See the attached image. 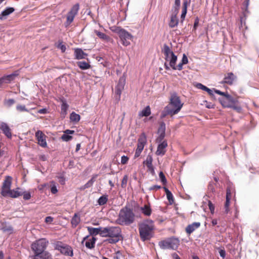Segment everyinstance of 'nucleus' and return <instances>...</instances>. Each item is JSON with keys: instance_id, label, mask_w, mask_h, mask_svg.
I'll list each match as a JSON object with an SVG mask.
<instances>
[{"instance_id": "obj_58", "label": "nucleus", "mask_w": 259, "mask_h": 259, "mask_svg": "<svg viewBox=\"0 0 259 259\" xmlns=\"http://www.w3.org/2000/svg\"><path fill=\"white\" fill-rule=\"evenodd\" d=\"M53 220V219L51 217H47L45 219V222L48 223H51Z\"/></svg>"}, {"instance_id": "obj_62", "label": "nucleus", "mask_w": 259, "mask_h": 259, "mask_svg": "<svg viewBox=\"0 0 259 259\" xmlns=\"http://www.w3.org/2000/svg\"><path fill=\"white\" fill-rule=\"evenodd\" d=\"M205 91L207 92L209 95H210V96H212L213 95V92H212V91H211L209 88H207L206 90Z\"/></svg>"}, {"instance_id": "obj_43", "label": "nucleus", "mask_w": 259, "mask_h": 259, "mask_svg": "<svg viewBox=\"0 0 259 259\" xmlns=\"http://www.w3.org/2000/svg\"><path fill=\"white\" fill-rule=\"evenodd\" d=\"M2 230L4 232H7L9 234H11L13 232V229L11 226H4L2 228Z\"/></svg>"}, {"instance_id": "obj_49", "label": "nucleus", "mask_w": 259, "mask_h": 259, "mask_svg": "<svg viewBox=\"0 0 259 259\" xmlns=\"http://www.w3.org/2000/svg\"><path fill=\"white\" fill-rule=\"evenodd\" d=\"M196 87L198 88V89H201L203 91H205L207 89V87L203 85L202 84H201V83H197V84L196 85Z\"/></svg>"}, {"instance_id": "obj_36", "label": "nucleus", "mask_w": 259, "mask_h": 259, "mask_svg": "<svg viewBox=\"0 0 259 259\" xmlns=\"http://www.w3.org/2000/svg\"><path fill=\"white\" fill-rule=\"evenodd\" d=\"M77 66L81 69L85 70L91 68L90 64L85 61H79L77 63Z\"/></svg>"}, {"instance_id": "obj_48", "label": "nucleus", "mask_w": 259, "mask_h": 259, "mask_svg": "<svg viewBox=\"0 0 259 259\" xmlns=\"http://www.w3.org/2000/svg\"><path fill=\"white\" fill-rule=\"evenodd\" d=\"M128 160L129 158L127 156L124 155L122 156L121 159V163L122 164H125L127 163Z\"/></svg>"}, {"instance_id": "obj_45", "label": "nucleus", "mask_w": 259, "mask_h": 259, "mask_svg": "<svg viewBox=\"0 0 259 259\" xmlns=\"http://www.w3.org/2000/svg\"><path fill=\"white\" fill-rule=\"evenodd\" d=\"M188 2L187 0H184L183 4L182 13L187 14Z\"/></svg>"}, {"instance_id": "obj_3", "label": "nucleus", "mask_w": 259, "mask_h": 259, "mask_svg": "<svg viewBox=\"0 0 259 259\" xmlns=\"http://www.w3.org/2000/svg\"><path fill=\"white\" fill-rule=\"evenodd\" d=\"M101 236L109 237L107 240L108 243L115 244L118 242L122 238L121 230L119 227L110 226L104 227L101 233Z\"/></svg>"}, {"instance_id": "obj_1", "label": "nucleus", "mask_w": 259, "mask_h": 259, "mask_svg": "<svg viewBox=\"0 0 259 259\" xmlns=\"http://www.w3.org/2000/svg\"><path fill=\"white\" fill-rule=\"evenodd\" d=\"M48 244L49 241L45 238L39 239L32 243L31 248L36 259L52 258L51 253L45 250Z\"/></svg>"}, {"instance_id": "obj_15", "label": "nucleus", "mask_w": 259, "mask_h": 259, "mask_svg": "<svg viewBox=\"0 0 259 259\" xmlns=\"http://www.w3.org/2000/svg\"><path fill=\"white\" fill-rule=\"evenodd\" d=\"M236 76L232 72H229L225 75L222 83H226L229 85H232L236 79Z\"/></svg>"}, {"instance_id": "obj_5", "label": "nucleus", "mask_w": 259, "mask_h": 259, "mask_svg": "<svg viewBox=\"0 0 259 259\" xmlns=\"http://www.w3.org/2000/svg\"><path fill=\"white\" fill-rule=\"evenodd\" d=\"M154 230L153 222L147 220L139 225L140 236L142 240H150L152 237Z\"/></svg>"}, {"instance_id": "obj_6", "label": "nucleus", "mask_w": 259, "mask_h": 259, "mask_svg": "<svg viewBox=\"0 0 259 259\" xmlns=\"http://www.w3.org/2000/svg\"><path fill=\"white\" fill-rule=\"evenodd\" d=\"M219 101L224 107L232 108L239 113L241 112V107L238 104L237 99L234 98L229 94L226 97L220 98Z\"/></svg>"}, {"instance_id": "obj_22", "label": "nucleus", "mask_w": 259, "mask_h": 259, "mask_svg": "<svg viewBox=\"0 0 259 259\" xmlns=\"http://www.w3.org/2000/svg\"><path fill=\"white\" fill-rule=\"evenodd\" d=\"M147 142L146 135L144 133L142 134L138 140L137 148L142 150H143Z\"/></svg>"}, {"instance_id": "obj_63", "label": "nucleus", "mask_w": 259, "mask_h": 259, "mask_svg": "<svg viewBox=\"0 0 259 259\" xmlns=\"http://www.w3.org/2000/svg\"><path fill=\"white\" fill-rule=\"evenodd\" d=\"M167 146V142L165 141H163V155L164 154V148Z\"/></svg>"}, {"instance_id": "obj_31", "label": "nucleus", "mask_w": 259, "mask_h": 259, "mask_svg": "<svg viewBox=\"0 0 259 259\" xmlns=\"http://www.w3.org/2000/svg\"><path fill=\"white\" fill-rule=\"evenodd\" d=\"M178 22L179 21L176 15H172L169 22V26L171 28H174L178 25Z\"/></svg>"}, {"instance_id": "obj_13", "label": "nucleus", "mask_w": 259, "mask_h": 259, "mask_svg": "<svg viewBox=\"0 0 259 259\" xmlns=\"http://www.w3.org/2000/svg\"><path fill=\"white\" fill-rule=\"evenodd\" d=\"M89 236H87L83 238L81 243L83 244L85 242V246L89 249H93L95 247L96 238L94 237L89 238Z\"/></svg>"}, {"instance_id": "obj_26", "label": "nucleus", "mask_w": 259, "mask_h": 259, "mask_svg": "<svg viewBox=\"0 0 259 259\" xmlns=\"http://www.w3.org/2000/svg\"><path fill=\"white\" fill-rule=\"evenodd\" d=\"M74 131L67 130L64 132V134L61 136V139L64 141H69L72 139V137L71 136L69 135V134H73L74 133Z\"/></svg>"}, {"instance_id": "obj_33", "label": "nucleus", "mask_w": 259, "mask_h": 259, "mask_svg": "<svg viewBox=\"0 0 259 259\" xmlns=\"http://www.w3.org/2000/svg\"><path fill=\"white\" fill-rule=\"evenodd\" d=\"M124 85L121 82V80L120 79L119 80V82L117 85L115 89V94L116 95L118 96V98H120V95L121 94L122 90L123 89Z\"/></svg>"}, {"instance_id": "obj_9", "label": "nucleus", "mask_w": 259, "mask_h": 259, "mask_svg": "<svg viewBox=\"0 0 259 259\" xmlns=\"http://www.w3.org/2000/svg\"><path fill=\"white\" fill-rule=\"evenodd\" d=\"M180 242L178 239L175 238H169L163 241V248L176 249L178 247Z\"/></svg>"}, {"instance_id": "obj_60", "label": "nucleus", "mask_w": 259, "mask_h": 259, "mask_svg": "<svg viewBox=\"0 0 259 259\" xmlns=\"http://www.w3.org/2000/svg\"><path fill=\"white\" fill-rule=\"evenodd\" d=\"M172 257L173 259H180V257L178 255V254L176 253H174L171 254Z\"/></svg>"}, {"instance_id": "obj_44", "label": "nucleus", "mask_w": 259, "mask_h": 259, "mask_svg": "<svg viewBox=\"0 0 259 259\" xmlns=\"http://www.w3.org/2000/svg\"><path fill=\"white\" fill-rule=\"evenodd\" d=\"M128 181V176L127 175H125L121 181V186L122 188H124L126 187L127 183Z\"/></svg>"}, {"instance_id": "obj_11", "label": "nucleus", "mask_w": 259, "mask_h": 259, "mask_svg": "<svg viewBox=\"0 0 259 259\" xmlns=\"http://www.w3.org/2000/svg\"><path fill=\"white\" fill-rule=\"evenodd\" d=\"M12 178L10 176H7L3 183L1 194L4 197H7V193L11 189Z\"/></svg>"}, {"instance_id": "obj_55", "label": "nucleus", "mask_w": 259, "mask_h": 259, "mask_svg": "<svg viewBox=\"0 0 259 259\" xmlns=\"http://www.w3.org/2000/svg\"><path fill=\"white\" fill-rule=\"evenodd\" d=\"M142 151L143 150H142L141 149L137 148L136 150L135 154V156H134L135 158L138 157L140 155V154H141V153Z\"/></svg>"}, {"instance_id": "obj_47", "label": "nucleus", "mask_w": 259, "mask_h": 259, "mask_svg": "<svg viewBox=\"0 0 259 259\" xmlns=\"http://www.w3.org/2000/svg\"><path fill=\"white\" fill-rule=\"evenodd\" d=\"M22 195H23V199L26 200H29L31 198V194L29 192H24L22 193Z\"/></svg>"}, {"instance_id": "obj_52", "label": "nucleus", "mask_w": 259, "mask_h": 259, "mask_svg": "<svg viewBox=\"0 0 259 259\" xmlns=\"http://www.w3.org/2000/svg\"><path fill=\"white\" fill-rule=\"evenodd\" d=\"M15 103V101L14 99H8V100H7L6 101V104L8 106H12L13 104H14V103Z\"/></svg>"}, {"instance_id": "obj_57", "label": "nucleus", "mask_w": 259, "mask_h": 259, "mask_svg": "<svg viewBox=\"0 0 259 259\" xmlns=\"http://www.w3.org/2000/svg\"><path fill=\"white\" fill-rule=\"evenodd\" d=\"M220 255L223 258H224L226 256V251L224 249H221L219 251Z\"/></svg>"}, {"instance_id": "obj_59", "label": "nucleus", "mask_w": 259, "mask_h": 259, "mask_svg": "<svg viewBox=\"0 0 259 259\" xmlns=\"http://www.w3.org/2000/svg\"><path fill=\"white\" fill-rule=\"evenodd\" d=\"M47 112V110L46 108L39 109L38 111V113L40 114H46Z\"/></svg>"}, {"instance_id": "obj_29", "label": "nucleus", "mask_w": 259, "mask_h": 259, "mask_svg": "<svg viewBox=\"0 0 259 259\" xmlns=\"http://www.w3.org/2000/svg\"><path fill=\"white\" fill-rule=\"evenodd\" d=\"M94 32L100 39L103 40L109 41L111 39L110 37L108 35H106L103 32H100L97 30H95Z\"/></svg>"}, {"instance_id": "obj_25", "label": "nucleus", "mask_w": 259, "mask_h": 259, "mask_svg": "<svg viewBox=\"0 0 259 259\" xmlns=\"http://www.w3.org/2000/svg\"><path fill=\"white\" fill-rule=\"evenodd\" d=\"M64 255L72 256L73 255V250L72 248L67 245H65L63 248L60 251Z\"/></svg>"}, {"instance_id": "obj_24", "label": "nucleus", "mask_w": 259, "mask_h": 259, "mask_svg": "<svg viewBox=\"0 0 259 259\" xmlns=\"http://www.w3.org/2000/svg\"><path fill=\"white\" fill-rule=\"evenodd\" d=\"M15 9L13 7L7 8L4 10L0 15V19L1 20H5L7 18V16L14 12Z\"/></svg>"}, {"instance_id": "obj_28", "label": "nucleus", "mask_w": 259, "mask_h": 259, "mask_svg": "<svg viewBox=\"0 0 259 259\" xmlns=\"http://www.w3.org/2000/svg\"><path fill=\"white\" fill-rule=\"evenodd\" d=\"M19 189V188H18L16 190L10 189L7 193V196H9L11 198H17L20 196L22 195V193L21 192H19L18 191Z\"/></svg>"}, {"instance_id": "obj_21", "label": "nucleus", "mask_w": 259, "mask_h": 259, "mask_svg": "<svg viewBox=\"0 0 259 259\" xmlns=\"http://www.w3.org/2000/svg\"><path fill=\"white\" fill-rule=\"evenodd\" d=\"M163 190L164 191L166 198L168 200L167 205H172L175 203V198L172 193L165 187H163Z\"/></svg>"}, {"instance_id": "obj_39", "label": "nucleus", "mask_w": 259, "mask_h": 259, "mask_svg": "<svg viewBox=\"0 0 259 259\" xmlns=\"http://www.w3.org/2000/svg\"><path fill=\"white\" fill-rule=\"evenodd\" d=\"M108 201V196L107 195H103L100 197L98 200V203L100 205H103L105 204Z\"/></svg>"}, {"instance_id": "obj_27", "label": "nucleus", "mask_w": 259, "mask_h": 259, "mask_svg": "<svg viewBox=\"0 0 259 259\" xmlns=\"http://www.w3.org/2000/svg\"><path fill=\"white\" fill-rule=\"evenodd\" d=\"M103 229V227L95 228L91 227H87V229L90 233V235L92 236H95L97 235V234H100L101 235V233L102 232V230Z\"/></svg>"}, {"instance_id": "obj_7", "label": "nucleus", "mask_w": 259, "mask_h": 259, "mask_svg": "<svg viewBox=\"0 0 259 259\" xmlns=\"http://www.w3.org/2000/svg\"><path fill=\"white\" fill-rule=\"evenodd\" d=\"M164 53L165 55V62L164 63V67L166 70L169 69V67H171L174 70H176V61L177 57L173 52L170 50L169 48L165 45L164 48Z\"/></svg>"}, {"instance_id": "obj_2", "label": "nucleus", "mask_w": 259, "mask_h": 259, "mask_svg": "<svg viewBox=\"0 0 259 259\" xmlns=\"http://www.w3.org/2000/svg\"><path fill=\"white\" fill-rule=\"evenodd\" d=\"M135 219L133 209L129 205H126L120 210L115 223L122 226H128L135 222Z\"/></svg>"}, {"instance_id": "obj_51", "label": "nucleus", "mask_w": 259, "mask_h": 259, "mask_svg": "<svg viewBox=\"0 0 259 259\" xmlns=\"http://www.w3.org/2000/svg\"><path fill=\"white\" fill-rule=\"evenodd\" d=\"M208 206H209V208L211 211V213H213L214 211V205L212 204V203L210 201H208Z\"/></svg>"}, {"instance_id": "obj_40", "label": "nucleus", "mask_w": 259, "mask_h": 259, "mask_svg": "<svg viewBox=\"0 0 259 259\" xmlns=\"http://www.w3.org/2000/svg\"><path fill=\"white\" fill-rule=\"evenodd\" d=\"M16 110L19 112H29V110L26 108V106L24 105H17L16 106Z\"/></svg>"}, {"instance_id": "obj_23", "label": "nucleus", "mask_w": 259, "mask_h": 259, "mask_svg": "<svg viewBox=\"0 0 259 259\" xmlns=\"http://www.w3.org/2000/svg\"><path fill=\"white\" fill-rule=\"evenodd\" d=\"M74 55L75 58L77 60L85 59L88 54L84 53L81 49L76 48L74 49Z\"/></svg>"}, {"instance_id": "obj_56", "label": "nucleus", "mask_w": 259, "mask_h": 259, "mask_svg": "<svg viewBox=\"0 0 259 259\" xmlns=\"http://www.w3.org/2000/svg\"><path fill=\"white\" fill-rule=\"evenodd\" d=\"M92 185H92V184L89 181H88L84 186H83L82 187L81 189L84 190L85 189H87V188H88L91 187Z\"/></svg>"}, {"instance_id": "obj_46", "label": "nucleus", "mask_w": 259, "mask_h": 259, "mask_svg": "<svg viewBox=\"0 0 259 259\" xmlns=\"http://www.w3.org/2000/svg\"><path fill=\"white\" fill-rule=\"evenodd\" d=\"M51 184L53 185L51 186V191L52 194H55L58 192V189L55 184L54 182H51Z\"/></svg>"}, {"instance_id": "obj_12", "label": "nucleus", "mask_w": 259, "mask_h": 259, "mask_svg": "<svg viewBox=\"0 0 259 259\" xmlns=\"http://www.w3.org/2000/svg\"><path fill=\"white\" fill-rule=\"evenodd\" d=\"M35 137L37 141L38 144L43 148L47 147V143L46 141L47 136L41 131H37L35 133Z\"/></svg>"}, {"instance_id": "obj_16", "label": "nucleus", "mask_w": 259, "mask_h": 259, "mask_svg": "<svg viewBox=\"0 0 259 259\" xmlns=\"http://www.w3.org/2000/svg\"><path fill=\"white\" fill-rule=\"evenodd\" d=\"M18 75V73H14L0 78V88L2 87V85L4 83L7 84L10 83Z\"/></svg>"}, {"instance_id": "obj_42", "label": "nucleus", "mask_w": 259, "mask_h": 259, "mask_svg": "<svg viewBox=\"0 0 259 259\" xmlns=\"http://www.w3.org/2000/svg\"><path fill=\"white\" fill-rule=\"evenodd\" d=\"M216 184L214 182H210L208 186V190L210 192L214 193L215 191Z\"/></svg>"}, {"instance_id": "obj_14", "label": "nucleus", "mask_w": 259, "mask_h": 259, "mask_svg": "<svg viewBox=\"0 0 259 259\" xmlns=\"http://www.w3.org/2000/svg\"><path fill=\"white\" fill-rule=\"evenodd\" d=\"M152 157L151 155H148L146 159L143 161V165L147 168V171L150 172L152 175H155L154 169L152 165Z\"/></svg>"}, {"instance_id": "obj_19", "label": "nucleus", "mask_w": 259, "mask_h": 259, "mask_svg": "<svg viewBox=\"0 0 259 259\" xmlns=\"http://www.w3.org/2000/svg\"><path fill=\"white\" fill-rule=\"evenodd\" d=\"M200 226V223L199 222H194L191 224L188 225L185 231L188 235H190L195 230L199 228Z\"/></svg>"}, {"instance_id": "obj_32", "label": "nucleus", "mask_w": 259, "mask_h": 259, "mask_svg": "<svg viewBox=\"0 0 259 259\" xmlns=\"http://www.w3.org/2000/svg\"><path fill=\"white\" fill-rule=\"evenodd\" d=\"M151 114V109L149 106H146L142 111L139 113V117L148 116Z\"/></svg>"}, {"instance_id": "obj_10", "label": "nucleus", "mask_w": 259, "mask_h": 259, "mask_svg": "<svg viewBox=\"0 0 259 259\" xmlns=\"http://www.w3.org/2000/svg\"><path fill=\"white\" fill-rule=\"evenodd\" d=\"M79 9V4H76L72 6L67 15L66 23L68 25L70 24L73 21L74 17L77 14Z\"/></svg>"}, {"instance_id": "obj_54", "label": "nucleus", "mask_w": 259, "mask_h": 259, "mask_svg": "<svg viewBox=\"0 0 259 259\" xmlns=\"http://www.w3.org/2000/svg\"><path fill=\"white\" fill-rule=\"evenodd\" d=\"M68 108V105L65 102H63L61 105V110L66 112Z\"/></svg>"}, {"instance_id": "obj_18", "label": "nucleus", "mask_w": 259, "mask_h": 259, "mask_svg": "<svg viewBox=\"0 0 259 259\" xmlns=\"http://www.w3.org/2000/svg\"><path fill=\"white\" fill-rule=\"evenodd\" d=\"M0 130H1L5 136L8 138H11L12 133L11 129L10 128L8 125L5 122H1L0 124Z\"/></svg>"}, {"instance_id": "obj_41", "label": "nucleus", "mask_w": 259, "mask_h": 259, "mask_svg": "<svg viewBox=\"0 0 259 259\" xmlns=\"http://www.w3.org/2000/svg\"><path fill=\"white\" fill-rule=\"evenodd\" d=\"M64 245L65 244H64L62 242L57 241L56 243L54 244V247L56 250L60 251L64 246Z\"/></svg>"}, {"instance_id": "obj_64", "label": "nucleus", "mask_w": 259, "mask_h": 259, "mask_svg": "<svg viewBox=\"0 0 259 259\" xmlns=\"http://www.w3.org/2000/svg\"><path fill=\"white\" fill-rule=\"evenodd\" d=\"M211 224L213 226H215L218 224V221L216 219H213L211 221Z\"/></svg>"}, {"instance_id": "obj_8", "label": "nucleus", "mask_w": 259, "mask_h": 259, "mask_svg": "<svg viewBox=\"0 0 259 259\" xmlns=\"http://www.w3.org/2000/svg\"><path fill=\"white\" fill-rule=\"evenodd\" d=\"M118 33L121 43L123 46L126 47L130 45V40L133 37L131 34L123 29H120Z\"/></svg>"}, {"instance_id": "obj_4", "label": "nucleus", "mask_w": 259, "mask_h": 259, "mask_svg": "<svg viewBox=\"0 0 259 259\" xmlns=\"http://www.w3.org/2000/svg\"><path fill=\"white\" fill-rule=\"evenodd\" d=\"M169 100V104L164 108V113H163V117L167 115L172 116L177 114L183 107V104L181 103L180 97L177 94H171Z\"/></svg>"}, {"instance_id": "obj_17", "label": "nucleus", "mask_w": 259, "mask_h": 259, "mask_svg": "<svg viewBox=\"0 0 259 259\" xmlns=\"http://www.w3.org/2000/svg\"><path fill=\"white\" fill-rule=\"evenodd\" d=\"M161 128H162V124H160V127L158 128V133L159 136L156 140V143L158 144L157 150L156 152V154L157 155H160L162 153V133H160Z\"/></svg>"}, {"instance_id": "obj_35", "label": "nucleus", "mask_w": 259, "mask_h": 259, "mask_svg": "<svg viewBox=\"0 0 259 259\" xmlns=\"http://www.w3.org/2000/svg\"><path fill=\"white\" fill-rule=\"evenodd\" d=\"M188 62V58L185 54L183 55L181 62L176 66V70H181L183 69V66L187 64Z\"/></svg>"}, {"instance_id": "obj_53", "label": "nucleus", "mask_w": 259, "mask_h": 259, "mask_svg": "<svg viewBox=\"0 0 259 259\" xmlns=\"http://www.w3.org/2000/svg\"><path fill=\"white\" fill-rule=\"evenodd\" d=\"M161 188V186H158V185H153V186H151L149 189V190H155V191H157V190H159Z\"/></svg>"}, {"instance_id": "obj_34", "label": "nucleus", "mask_w": 259, "mask_h": 259, "mask_svg": "<svg viewBox=\"0 0 259 259\" xmlns=\"http://www.w3.org/2000/svg\"><path fill=\"white\" fill-rule=\"evenodd\" d=\"M141 210L143 214L146 216H149L151 214V209L148 205H145L143 207H141Z\"/></svg>"}, {"instance_id": "obj_38", "label": "nucleus", "mask_w": 259, "mask_h": 259, "mask_svg": "<svg viewBox=\"0 0 259 259\" xmlns=\"http://www.w3.org/2000/svg\"><path fill=\"white\" fill-rule=\"evenodd\" d=\"M56 47L61 50L62 53H64L66 51V47L65 45L63 44V41L59 40L57 43L55 44Z\"/></svg>"}, {"instance_id": "obj_37", "label": "nucleus", "mask_w": 259, "mask_h": 259, "mask_svg": "<svg viewBox=\"0 0 259 259\" xmlns=\"http://www.w3.org/2000/svg\"><path fill=\"white\" fill-rule=\"evenodd\" d=\"M70 119L73 122H77L80 120V116L79 114L73 112L70 114Z\"/></svg>"}, {"instance_id": "obj_50", "label": "nucleus", "mask_w": 259, "mask_h": 259, "mask_svg": "<svg viewBox=\"0 0 259 259\" xmlns=\"http://www.w3.org/2000/svg\"><path fill=\"white\" fill-rule=\"evenodd\" d=\"M214 92L218 95L223 96V97H226V95H227L228 94V93L227 92H221V91L218 90H215Z\"/></svg>"}, {"instance_id": "obj_30", "label": "nucleus", "mask_w": 259, "mask_h": 259, "mask_svg": "<svg viewBox=\"0 0 259 259\" xmlns=\"http://www.w3.org/2000/svg\"><path fill=\"white\" fill-rule=\"evenodd\" d=\"M80 222V218L77 213H75L72 217L71 221L72 227L75 228Z\"/></svg>"}, {"instance_id": "obj_61", "label": "nucleus", "mask_w": 259, "mask_h": 259, "mask_svg": "<svg viewBox=\"0 0 259 259\" xmlns=\"http://www.w3.org/2000/svg\"><path fill=\"white\" fill-rule=\"evenodd\" d=\"M97 175H96L92 177V178L89 180V181L92 184V185L93 184L94 182L95 181V179L97 178Z\"/></svg>"}, {"instance_id": "obj_20", "label": "nucleus", "mask_w": 259, "mask_h": 259, "mask_svg": "<svg viewBox=\"0 0 259 259\" xmlns=\"http://www.w3.org/2000/svg\"><path fill=\"white\" fill-rule=\"evenodd\" d=\"M231 197H232V194H231V190L229 188H228L227 189L226 200V202H225V206H224L225 212L226 213H228L230 211V208H229L230 203V199H231Z\"/></svg>"}]
</instances>
